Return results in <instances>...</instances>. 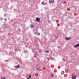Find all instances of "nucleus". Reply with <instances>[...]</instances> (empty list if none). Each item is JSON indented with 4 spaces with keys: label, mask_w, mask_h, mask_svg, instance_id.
<instances>
[{
    "label": "nucleus",
    "mask_w": 79,
    "mask_h": 79,
    "mask_svg": "<svg viewBox=\"0 0 79 79\" xmlns=\"http://www.w3.org/2000/svg\"><path fill=\"white\" fill-rule=\"evenodd\" d=\"M49 3L51 4L54 3V0H49Z\"/></svg>",
    "instance_id": "1"
},
{
    "label": "nucleus",
    "mask_w": 79,
    "mask_h": 79,
    "mask_svg": "<svg viewBox=\"0 0 79 79\" xmlns=\"http://www.w3.org/2000/svg\"><path fill=\"white\" fill-rule=\"evenodd\" d=\"M35 21H37V22H38V23H39V22H40V18H36Z\"/></svg>",
    "instance_id": "2"
},
{
    "label": "nucleus",
    "mask_w": 79,
    "mask_h": 79,
    "mask_svg": "<svg viewBox=\"0 0 79 79\" xmlns=\"http://www.w3.org/2000/svg\"><path fill=\"white\" fill-rule=\"evenodd\" d=\"M19 67H20V65H18L17 66H15L14 68H17V69H18V68H19Z\"/></svg>",
    "instance_id": "3"
},
{
    "label": "nucleus",
    "mask_w": 79,
    "mask_h": 79,
    "mask_svg": "<svg viewBox=\"0 0 79 79\" xmlns=\"http://www.w3.org/2000/svg\"><path fill=\"white\" fill-rule=\"evenodd\" d=\"M79 46V44H76L74 45V47L75 48H76V47H78Z\"/></svg>",
    "instance_id": "4"
},
{
    "label": "nucleus",
    "mask_w": 79,
    "mask_h": 79,
    "mask_svg": "<svg viewBox=\"0 0 79 79\" xmlns=\"http://www.w3.org/2000/svg\"><path fill=\"white\" fill-rule=\"evenodd\" d=\"M65 39L67 40H69L70 39V38H68L67 37H65Z\"/></svg>",
    "instance_id": "5"
},
{
    "label": "nucleus",
    "mask_w": 79,
    "mask_h": 79,
    "mask_svg": "<svg viewBox=\"0 0 79 79\" xmlns=\"http://www.w3.org/2000/svg\"><path fill=\"white\" fill-rule=\"evenodd\" d=\"M31 27H32L33 28H34V27L33 26L32 24H31L30 25Z\"/></svg>",
    "instance_id": "6"
},
{
    "label": "nucleus",
    "mask_w": 79,
    "mask_h": 79,
    "mask_svg": "<svg viewBox=\"0 0 79 79\" xmlns=\"http://www.w3.org/2000/svg\"><path fill=\"white\" fill-rule=\"evenodd\" d=\"M74 77H73V79H76V76H74Z\"/></svg>",
    "instance_id": "7"
},
{
    "label": "nucleus",
    "mask_w": 79,
    "mask_h": 79,
    "mask_svg": "<svg viewBox=\"0 0 79 79\" xmlns=\"http://www.w3.org/2000/svg\"><path fill=\"white\" fill-rule=\"evenodd\" d=\"M45 52L46 53H48V52H49V51H48V50H46Z\"/></svg>",
    "instance_id": "8"
},
{
    "label": "nucleus",
    "mask_w": 79,
    "mask_h": 79,
    "mask_svg": "<svg viewBox=\"0 0 79 79\" xmlns=\"http://www.w3.org/2000/svg\"><path fill=\"white\" fill-rule=\"evenodd\" d=\"M1 79H6L5 78V77H2Z\"/></svg>",
    "instance_id": "9"
},
{
    "label": "nucleus",
    "mask_w": 79,
    "mask_h": 79,
    "mask_svg": "<svg viewBox=\"0 0 79 79\" xmlns=\"http://www.w3.org/2000/svg\"><path fill=\"white\" fill-rule=\"evenodd\" d=\"M51 77H53V74H52L51 75Z\"/></svg>",
    "instance_id": "10"
},
{
    "label": "nucleus",
    "mask_w": 79,
    "mask_h": 79,
    "mask_svg": "<svg viewBox=\"0 0 79 79\" xmlns=\"http://www.w3.org/2000/svg\"><path fill=\"white\" fill-rule=\"evenodd\" d=\"M40 33H38L37 34V35H40Z\"/></svg>",
    "instance_id": "11"
},
{
    "label": "nucleus",
    "mask_w": 79,
    "mask_h": 79,
    "mask_svg": "<svg viewBox=\"0 0 79 79\" xmlns=\"http://www.w3.org/2000/svg\"><path fill=\"white\" fill-rule=\"evenodd\" d=\"M42 5H45V4H44V2H42Z\"/></svg>",
    "instance_id": "12"
},
{
    "label": "nucleus",
    "mask_w": 79,
    "mask_h": 79,
    "mask_svg": "<svg viewBox=\"0 0 79 79\" xmlns=\"http://www.w3.org/2000/svg\"><path fill=\"white\" fill-rule=\"evenodd\" d=\"M4 16H5V17L6 16V14H4Z\"/></svg>",
    "instance_id": "13"
},
{
    "label": "nucleus",
    "mask_w": 79,
    "mask_h": 79,
    "mask_svg": "<svg viewBox=\"0 0 79 79\" xmlns=\"http://www.w3.org/2000/svg\"><path fill=\"white\" fill-rule=\"evenodd\" d=\"M29 78H31V75L29 76Z\"/></svg>",
    "instance_id": "14"
},
{
    "label": "nucleus",
    "mask_w": 79,
    "mask_h": 79,
    "mask_svg": "<svg viewBox=\"0 0 79 79\" xmlns=\"http://www.w3.org/2000/svg\"><path fill=\"white\" fill-rule=\"evenodd\" d=\"M40 68V67H38L37 68V69H39Z\"/></svg>",
    "instance_id": "15"
},
{
    "label": "nucleus",
    "mask_w": 79,
    "mask_h": 79,
    "mask_svg": "<svg viewBox=\"0 0 79 79\" xmlns=\"http://www.w3.org/2000/svg\"><path fill=\"white\" fill-rule=\"evenodd\" d=\"M34 34H35V35L36 34H37V33L36 32H34Z\"/></svg>",
    "instance_id": "16"
},
{
    "label": "nucleus",
    "mask_w": 79,
    "mask_h": 79,
    "mask_svg": "<svg viewBox=\"0 0 79 79\" xmlns=\"http://www.w3.org/2000/svg\"><path fill=\"white\" fill-rule=\"evenodd\" d=\"M10 21H11V22H13V20L11 19Z\"/></svg>",
    "instance_id": "17"
},
{
    "label": "nucleus",
    "mask_w": 79,
    "mask_h": 79,
    "mask_svg": "<svg viewBox=\"0 0 79 79\" xmlns=\"http://www.w3.org/2000/svg\"><path fill=\"white\" fill-rule=\"evenodd\" d=\"M5 21H6V19H5Z\"/></svg>",
    "instance_id": "18"
},
{
    "label": "nucleus",
    "mask_w": 79,
    "mask_h": 79,
    "mask_svg": "<svg viewBox=\"0 0 79 79\" xmlns=\"http://www.w3.org/2000/svg\"><path fill=\"white\" fill-rule=\"evenodd\" d=\"M27 79H30V78H27Z\"/></svg>",
    "instance_id": "19"
},
{
    "label": "nucleus",
    "mask_w": 79,
    "mask_h": 79,
    "mask_svg": "<svg viewBox=\"0 0 79 79\" xmlns=\"http://www.w3.org/2000/svg\"><path fill=\"white\" fill-rule=\"evenodd\" d=\"M28 40L27 39V40Z\"/></svg>",
    "instance_id": "20"
},
{
    "label": "nucleus",
    "mask_w": 79,
    "mask_h": 79,
    "mask_svg": "<svg viewBox=\"0 0 79 79\" xmlns=\"http://www.w3.org/2000/svg\"><path fill=\"white\" fill-rule=\"evenodd\" d=\"M33 76H34V74H33Z\"/></svg>",
    "instance_id": "21"
},
{
    "label": "nucleus",
    "mask_w": 79,
    "mask_h": 79,
    "mask_svg": "<svg viewBox=\"0 0 79 79\" xmlns=\"http://www.w3.org/2000/svg\"><path fill=\"white\" fill-rule=\"evenodd\" d=\"M5 24V22H4Z\"/></svg>",
    "instance_id": "22"
}]
</instances>
